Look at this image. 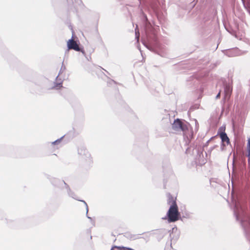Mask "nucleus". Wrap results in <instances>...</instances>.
I'll return each instance as SVG.
<instances>
[{"label":"nucleus","mask_w":250,"mask_h":250,"mask_svg":"<svg viewBox=\"0 0 250 250\" xmlns=\"http://www.w3.org/2000/svg\"><path fill=\"white\" fill-rule=\"evenodd\" d=\"M234 215L236 220L240 222L246 237L250 242V216L247 210L242 207H235Z\"/></svg>","instance_id":"f03ea898"},{"label":"nucleus","mask_w":250,"mask_h":250,"mask_svg":"<svg viewBox=\"0 0 250 250\" xmlns=\"http://www.w3.org/2000/svg\"><path fill=\"white\" fill-rule=\"evenodd\" d=\"M67 46L68 47V49H73L76 51L81 52L84 56H86L83 48V47L79 46L77 42L73 40L72 38L68 40L67 41Z\"/></svg>","instance_id":"423d86ee"},{"label":"nucleus","mask_w":250,"mask_h":250,"mask_svg":"<svg viewBox=\"0 0 250 250\" xmlns=\"http://www.w3.org/2000/svg\"><path fill=\"white\" fill-rule=\"evenodd\" d=\"M97 38H98V40H99V41L102 42L103 41H102V38L100 36L98 30H97Z\"/></svg>","instance_id":"a878e982"},{"label":"nucleus","mask_w":250,"mask_h":250,"mask_svg":"<svg viewBox=\"0 0 250 250\" xmlns=\"http://www.w3.org/2000/svg\"><path fill=\"white\" fill-rule=\"evenodd\" d=\"M45 176L50 181L51 183H52V179H54L55 178L54 177H52V176L48 174H45Z\"/></svg>","instance_id":"5701e85b"},{"label":"nucleus","mask_w":250,"mask_h":250,"mask_svg":"<svg viewBox=\"0 0 250 250\" xmlns=\"http://www.w3.org/2000/svg\"><path fill=\"white\" fill-rule=\"evenodd\" d=\"M162 219L167 220L168 223L175 222L180 219L182 220L176 202H173V205H170L166 215Z\"/></svg>","instance_id":"20e7f679"},{"label":"nucleus","mask_w":250,"mask_h":250,"mask_svg":"<svg viewBox=\"0 0 250 250\" xmlns=\"http://www.w3.org/2000/svg\"><path fill=\"white\" fill-rule=\"evenodd\" d=\"M114 249H116V248H113V246H112L110 250H114Z\"/></svg>","instance_id":"e433bc0d"},{"label":"nucleus","mask_w":250,"mask_h":250,"mask_svg":"<svg viewBox=\"0 0 250 250\" xmlns=\"http://www.w3.org/2000/svg\"><path fill=\"white\" fill-rule=\"evenodd\" d=\"M2 154V148L0 146V155H1Z\"/></svg>","instance_id":"2f4dec72"},{"label":"nucleus","mask_w":250,"mask_h":250,"mask_svg":"<svg viewBox=\"0 0 250 250\" xmlns=\"http://www.w3.org/2000/svg\"><path fill=\"white\" fill-rule=\"evenodd\" d=\"M101 68L103 70H104V71H105V72H106V74H108L110 75L109 73L107 71H106V70H105L104 68H103V67H101Z\"/></svg>","instance_id":"473e14b6"},{"label":"nucleus","mask_w":250,"mask_h":250,"mask_svg":"<svg viewBox=\"0 0 250 250\" xmlns=\"http://www.w3.org/2000/svg\"><path fill=\"white\" fill-rule=\"evenodd\" d=\"M250 14V12H249Z\"/></svg>","instance_id":"a18cd8bd"},{"label":"nucleus","mask_w":250,"mask_h":250,"mask_svg":"<svg viewBox=\"0 0 250 250\" xmlns=\"http://www.w3.org/2000/svg\"><path fill=\"white\" fill-rule=\"evenodd\" d=\"M59 75H58L57 76V77L56 78V81L57 82H54L53 85L51 88H49V89L59 90L61 88L63 87L62 86L63 81L61 78H59Z\"/></svg>","instance_id":"9d476101"},{"label":"nucleus","mask_w":250,"mask_h":250,"mask_svg":"<svg viewBox=\"0 0 250 250\" xmlns=\"http://www.w3.org/2000/svg\"><path fill=\"white\" fill-rule=\"evenodd\" d=\"M182 218H190V213L189 212H185L183 213Z\"/></svg>","instance_id":"dca6fc26"},{"label":"nucleus","mask_w":250,"mask_h":250,"mask_svg":"<svg viewBox=\"0 0 250 250\" xmlns=\"http://www.w3.org/2000/svg\"><path fill=\"white\" fill-rule=\"evenodd\" d=\"M227 31L229 32L231 35H233V36H236V32L234 30L231 29V28H227L226 27H225Z\"/></svg>","instance_id":"2eb2a0df"},{"label":"nucleus","mask_w":250,"mask_h":250,"mask_svg":"<svg viewBox=\"0 0 250 250\" xmlns=\"http://www.w3.org/2000/svg\"><path fill=\"white\" fill-rule=\"evenodd\" d=\"M78 154L82 157V158L85 159L88 162L91 163L92 162V158L91 157L90 154L84 146L78 147Z\"/></svg>","instance_id":"0eeeda50"},{"label":"nucleus","mask_w":250,"mask_h":250,"mask_svg":"<svg viewBox=\"0 0 250 250\" xmlns=\"http://www.w3.org/2000/svg\"><path fill=\"white\" fill-rule=\"evenodd\" d=\"M177 230V227L175 226L174 227L172 228L171 229L169 230L168 231V232L171 234V233H173L174 231V230Z\"/></svg>","instance_id":"b1692460"},{"label":"nucleus","mask_w":250,"mask_h":250,"mask_svg":"<svg viewBox=\"0 0 250 250\" xmlns=\"http://www.w3.org/2000/svg\"><path fill=\"white\" fill-rule=\"evenodd\" d=\"M192 0H187V4H189L190 5L189 6L190 7H194L196 3V2H195V0H193L192 1H191Z\"/></svg>","instance_id":"ddd939ff"},{"label":"nucleus","mask_w":250,"mask_h":250,"mask_svg":"<svg viewBox=\"0 0 250 250\" xmlns=\"http://www.w3.org/2000/svg\"><path fill=\"white\" fill-rule=\"evenodd\" d=\"M172 128L175 131H182L183 132L188 130L187 123L180 119H175L172 125Z\"/></svg>","instance_id":"39448f33"},{"label":"nucleus","mask_w":250,"mask_h":250,"mask_svg":"<svg viewBox=\"0 0 250 250\" xmlns=\"http://www.w3.org/2000/svg\"><path fill=\"white\" fill-rule=\"evenodd\" d=\"M225 126H222L219 127L216 136H219L221 140V143H226L227 145H229L230 144L229 139L225 132Z\"/></svg>","instance_id":"6e6552de"},{"label":"nucleus","mask_w":250,"mask_h":250,"mask_svg":"<svg viewBox=\"0 0 250 250\" xmlns=\"http://www.w3.org/2000/svg\"><path fill=\"white\" fill-rule=\"evenodd\" d=\"M217 146H218L217 145H214L213 146L210 147L209 149V151H212L215 148H216Z\"/></svg>","instance_id":"c85d7f7f"},{"label":"nucleus","mask_w":250,"mask_h":250,"mask_svg":"<svg viewBox=\"0 0 250 250\" xmlns=\"http://www.w3.org/2000/svg\"><path fill=\"white\" fill-rule=\"evenodd\" d=\"M70 49H68V47H67V49L65 51V53H64V58H68V54H69Z\"/></svg>","instance_id":"412c9836"},{"label":"nucleus","mask_w":250,"mask_h":250,"mask_svg":"<svg viewBox=\"0 0 250 250\" xmlns=\"http://www.w3.org/2000/svg\"><path fill=\"white\" fill-rule=\"evenodd\" d=\"M138 0L139 1L140 3L141 4V0Z\"/></svg>","instance_id":"79ce46f5"},{"label":"nucleus","mask_w":250,"mask_h":250,"mask_svg":"<svg viewBox=\"0 0 250 250\" xmlns=\"http://www.w3.org/2000/svg\"><path fill=\"white\" fill-rule=\"evenodd\" d=\"M224 110H225V107L223 105L222 107V111H221L222 113L224 112Z\"/></svg>","instance_id":"c9c22d12"},{"label":"nucleus","mask_w":250,"mask_h":250,"mask_svg":"<svg viewBox=\"0 0 250 250\" xmlns=\"http://www.w3.org/2000/svg\"><path fill=\"white\" fill-rule=\"evenodd\" d=\"M247 147H250V136L248 138Z\"/></svg>","instance_id":"cd10ccee"},{"label":"nucleus","mask_w":250,"mask_h":250,"mask_svg":"<svg viewBox=\"0 0 250 250\" xmlns=\"http://www.w3.org/2000/svg\"><path fill=\"white\" fill-rule=\"evenodd\" d=\"M64 135L62 136V137H61V138L57 139L56 140H55V141L51 143V144L52 145H58L59 144V143H61V142L62 141V140L63 138L64 137Z\"/></svg>","instance_id":"4468645a"},{"label":"nucleus","mask_w":250,"mask_h":250,"mask_svg":"<svg viewBox=\"0 0 250 250\" xmlns=\"http://www.w3.org/2000/svg\"><path fill=\"white\" fill-rule=\"evenodd\" d=\"M113 248H116V249H123L125 250H134V249H133L131 248L124 247V246H113Z\"/></svg>","instance_id":"f8f14e48"},{"label":"nucleus","mask_w":250,"mask_h":250,"mask_svg":"<svg viewBox=\"0 0 250 250\" xmlns=\"http://www.w3.org/2000/svg\"><path fill=\"white\" fill-rule=\"evenodd\" d=\"M140 18L143 22L146 35V42L143 41V44L148 49L161 57H165L166 53L163 45L158 40L154 28L148 20L146 15L142 10Z\"/></svg>","instance_id":"f257e3e1"},{"label":"nucleus","mask_w":250,"mask_h":250,"mask_svg":"<svg viewBox=\"0 0 250 250\" xmlns=\"http://www.w3.org/2000/svg\"><path fill=\"white\" fill-rule=\"evenodd\" d=\"M247 154H246V156L248 157V162L249 163L250 162V147H247Z\"/></svg>","instance_id":"f3484780"},{"label":"nucleus","mask_w":250,"mask_h":250,"mask_svg":"<svg viewBox=\"0 0 250 250\" xmlns=\"http://www.w3.org/2000/svg\"><path fill=\"white\" fill-rule=\"evenodd\" d=\"M216 138H217V136H213L212 137H211L208 141H207V142H206V144H205V146H207L208 145L209 141L211 140H213L214 139H216Z\"/></svg>","instance_id":"4be33fe9"},{"label":"nucleus","mask_w":250,"mask_h":250,"mask_svg":"<svg viewBox=\"0 0 250 250\" xmlns=\"http://www.w3.org/2000/svg\"><path fill=\"white\" fill-rule=\"evenodd\" d=\"M132 235L133 234H128V235L126 236V237L131 240H132Z\"/></svg>","instance_id":"c756f323"},{"label":"nucleus","mask_w":250,"mask_h":250,"mask_svg":"<svg viewBox=\"0 0 250 250\" xmlns=\"http://www.w3.org/2000/svg\"><path fill=\"white\" fill-rule=\"evenodd\" d=\"M135 38L137 40V42H139V31L137 32V28H136L135 29Z\"/></svg>","instance_id":"a211bd4d"},{"label":"nucleus","mask_w":250,"mask_h":250,"mask_svg":"<svg viewBox=\"0 0 250 250\" xmlns=\"http://www.w3.org/2000/svg\"><path fill=\"white\" fill-rule=\"evenodd\" d=\"M198 107L197 105H196V106H192L190 107V109H189V110L190 111H193V110H194L196 108H198Z\"/></svg>","instance_id":"bb28decb"},{"label":"nucleus","mask_w":250,"mask_h":250,"mask_svg":"<svg viewBox=\"0 0 250 250\" xmlns=\"http://www.w3.org/2000/svg\"><path fill=\"white\" fill-rule=\"evenodd\" d=\"M120 250H123V249H119Z\"/></svg>","instance_id":"c03bdc74"},{"label":"nucleus","mask_w":250,"mask_h":250,"mask_svg":"<svg viewBox=\"0 0 250 250\" xmlns=\"http://www.w3.org/2000/svg\"><path fill=\"white\" fill-rule=\"evenodd\" d=\"M142 237L140 236V234H133L132 235V240H134L136 239H138L140 238H142Z\"/></svg>","instance_id":"6ab92c4d"},{"label":"nucleus","mask_w":250,"mask_h":250,"mask_svg":"<svg viewBox=\"0 0 250 250\" xmlns=\"http://www.w3.org/2000/svg\"><path fill=\"white\" fill-rule=\"evenodd\" d=\"M190 79H191L193 80V79H194V77H191L190 78Z\"/></svg>","instance_id":"4c0bfd02"},{"label":"nucleus","mask_w":250,"mask_h":250,"mask_svg":"<svg viewBox=\"0 0 250 250\" xmlns=\"http://www.w3.org/2000/svg\"><path fill=\"white\" fill-rule=\"evenodd\" d=\"M167 197V203L168 204H171V205H173V202H176L175 199H174V197L170 193L168 194Z\"/></svg>","instance_id":"9b49d317"},{"label":"nucleus","mask_w":250,"mask_h":250,"mask_svg":"<svg viewBox=\"0 0 250 250\" xmlns=\"http://www.w3.org/2000/svg\"><path fill=\"white\" fill-rule=\"evenodd\" d=\"M225 147H226V145L225 144V143H221V150H224Z\"/></svg>","instance_id":"393cba45"},{"label":"nucleus","mask_w":250,"mask_h":250,"mask_svg":"<svg viewBox=\"0 0 250 250\" xmlns=\"http://www.w3.org/2000/svg\"><path fill=\"white\" fill-rule=\"evenodd\" d=\"M138 48L139 50H140V51H141V50H140V48L139 46H138Z\"/></svg>","instance_id":"a19ab883"},{"label":"nucleus","mask_w":250,"mask_h":250,"mask_svg":"<svg viewBox=\"0 0 250 250\" xmlns=\"http://www.w3.org/2000/svg\"><path fill=\"white\" fill-rule=\"evenodd\" d=\"M111 81H112V82H113L114 83H115V82L114 80H111Z\"/></svg>","instance_id":"37998d69"},{"label":"nucleus","mask_w":250,"mask_h":250,"mask_svg":"<svg viewBox=\"0 0 250 250\" xmlns=\"http://www.w3.org/2000/svg\"><path fill=\"white\" fill-rule=\"evenodd\" d=\"M51 184L54 187H55L61 190H62L64 188L66 189L67 194L69 195V196H70V197H72V198L75 199L83 203L86 207V217L88 219H89L91 221L92 220V218H91L88 216V207L87 203L85 202V201H84L83 200H80V199L77 198L76 197V195H75V193L73 191L71 190V189H70L68 185L67 184H66L64 182V181L55 178L54 179H52Z\"/></svg>","instance_id":"7ed1b4c3"},{"label":"nucleus","mask_w":250,"mask_h":250,"mask_svg":"<svg viewBox=\"0 0 250 250\" xmlns=\"http://www.w3.org/2000/svg\"><path fill=\"white\" fill-rule=\"evenodd\" d=\"M188 149H189V147H188V148H187L186 151V153L187 152V151H188Z\"/></svg>","instance_id":"58836bf2"},{"label":"nucleus","mask_w":250,"mask_h":250,"mask_svg":"<svg viewBox=\"0 0 250 250\" xmlns=\"http://www.w3.org/2000/svg\"><path fill=\"white\" fill-rule=\"evenodd\" d=\"M138 48L139 50H140V51H141V50H140V48L139 46H138Z\"/></svg>","instance_id":"ea45409f"},{"label":"nucleus","mask_w":250,"mask_h":250,"mask_svg":"<svg viewBox=\"0 0 250 250\" xmlns=\"http://www.w3.org/2000/svg\"><path fill=\"white\" fill-rule=\"evenodd\" d=\"M163 172L164 176L166 178L173 175V171L168 163L166 166H163Z\"/></svg>","instance_id":"1a4fd4ad"},{"label":"nucleus","mask_w":250,"mask_h":250,"mask_svg":"<svg viewBox=\"0 0 250 250\" xmlns=\"http://www.w3.org/2000/svg\"><path fill=\"white\" fill-rule=\"evenodd\" d=\"M190 142V140L188 138V141L186 142V144L188 145Z\"/></svg>","instance_id":"f704fd0d"},{"label":"nucleus","mask_w":250,"mask_h":250,"mask_svg":"<svg viewBox=\"0 0 250 250\" xmlns=\"http://www.w3.org/2000/svg\"><path fill=\"white\" fill-rule=\"evenodd\" d=\"M66 69V67L65 66V65L63 64V62H62V66H61V69L60 70V72L59 73V75L61 73V72L62 71H65Z\"/></svg>","instance_id":"aec40b11"},{"label":"nucleus","mask_w":250,"mask_h":250,"mask_svg":"<svg viewBox=\"0 0 250 250\" xmlns=\"http://www.w3.org/2000/svg\"><path fill=\"white\" fill-rule=\"evenodd\" d=\"M220 97V92H219L217 94V95L216 96V97L215 98L217 99H218Z\"/></svg>","instance_id":"7c9ffc66"},{"label":"nucleus","mask_w":250,"mask_h":250,"mask_svg":"<svg viewBox=\"0 0 250 250\" xmlns=\"http://www.w3.org/2000/svg\"><path fill=\"white\" fill-rule=\"evenodd\" d=\"M222 101L223 102V104H224L225 103V102H226V96H225L223 98V99L222 100Z\"/></svg>","instance_id":"72a5a7b5"}]
</instances>
